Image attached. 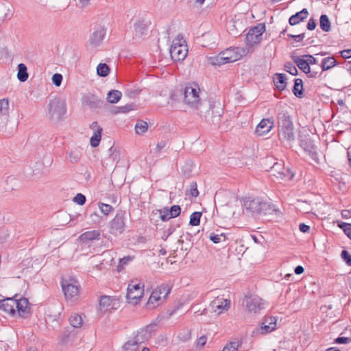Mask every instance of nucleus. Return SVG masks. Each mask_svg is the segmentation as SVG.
Segmentation results:
<instances>
[{
  "mask_svg": "<svg viewBox=\"0 0 351 351\" xmlns=\"http://www.w3.org/2000/svg\"><path fill=\"white\" fill-rule=\"evenodd\" d=\"M170 55L174 61L184 60L188 54V47L182 34H178L170 47Z\"/></svg>",
  "mask_w": 351,
  "mask_h": 351,
  "instance_id": "5",
  "label": "nucleus"
},
{
  "mask_svg": "<svg viewBox=\"0 0 351 351\" xmlns=\"http://www.w3.org/2000/svg\"><path fill=\"white\" fill-rule=\"evenodd\" d=\"M286 80L287 78L285 74H275V77H274V82L278 90H283L285 89L287 86Z\"/></svg>",
  "mask_w": 351,
  "mask_h": 351,
  "instance_id": "31",
  "label": "nucleus"
},
{
  "mask_svg": "<svg viewBox=\"0 0 351 351\" xmlns=\"http://www.w3.org/2000/svg\"><path fill=\"white\" fill-rule=\"evenodd\" d=\"M278 133L279 140L290 145L295 140L294 125L289 112L284 109L279 110L277 115Z\"/></svg>",
  "mask_w": 351,
  "mask_h": 351,
  "instance_id": "1",
  "label": "nucleus"
},
{
  "mask_svg": "<svg viewBox=\"0 0 351 351\" xmlns=\"http://www.w3.org/2000/svg\"><path fill=\"white\" fill-rule=\"evenodd\" d=\"M101 237L99 230H90L82 233L80 236V240L83 243H88L94 240H99Z\"/></svg>",
  "mask_w": 351,
  "mask_h": 351,
  "instance_id": "26",
  "label": "nucleus"
},
{
  "mask_svg": "<svg viewBox=\"0 0 351 351\" xmlns=\"http://www.w3.org/2000/svg\"><path fill=\"white\" fill-rule=\"evenodd\" d=\"M106 34V29L104 27L99 25L95 27L90 36L88 40L89 46L92 48L99 47L101 44Z\"/></svg>",
  "mask_w": 351,
  "mask_h": 351,
  "instance_id": "16",
  "label": "nucleus"
},
{
  "mask_svg": "<svg viewBox=\"0 0 351 351\" xmlns=\"http://www.w3.org/2000/svg\"><path fill=\"white\" fill-rule=\"evenodd\" d=\"M274 126V120L271 118L263 119L257 125L255 133L257 136H264L268 134Z\"/></svg>",
  "mask_w": 351,
  "mask_h": 351,
  "instance_id": "18",
  "label": "nucleus"
},
{
  "mask_svg": "<svg viewBox=\"0 0 351 351\" xmlns=\"http://www.w3.org/2000/svg\"><path fill=\"white\" fill-rule=\"evenodd\" d=\"M246 307L248 311L257 313L265 308V303L261 298L254 296L247 300Z\"/></svg>",
  "mask_w": 351,
  "mask_h": 351,
  "instance_id": "20",
  "label": "nucleus"
},
{
  "mask_svg": "<svg viewBox=\"0 0 351 351\" xmlns=\"http://www.w3.org/2000/svg\"><path fill=\"white\" fill-rule=\"evenodd\" d=\"M69 159L72 163H77L82 156V149L80 147L71 149L69 153Z\"/></svg>",
  "mask_w": 351,
  "mask_h": 351,
  "instance_id": "30",
  "label": "nucleus"
},
{
  "mask_svg": "<svg viewBox=\"0 0 351 351\" xmlns=\"http://www.w3.org/2000/svg\"><path fill=\"white\" fill-rule=\"evenodd\" d=\"M143 339L137 335L126 341L122 346V351H140Z\"/></svg>",
  "mask_w": 351,
  "mask_h": 351,
  "instance_id": "19",
  "label": "nucleus"
},
{
  "mask_svg": "<svg viewBox=\"0 0 351 351\" xmlns=\"http://www.w3.org/2000/svg\"><path fill=\"white\" fill-rule=\"evenodd\" d=\"M71 325L74 328H80L82 326L83 319L80 315L73 313L69 317Z\"/></svg>",
  "mask_w": 351,
  "mask_h": 351,
  "instance_id": "39",
  "label": "nucleus"
},
{
  "mask_svg": "<svg viewBox=\"0 0 351 351\" xmlns=\"http://www.w3.org/2000/svg\"><path fill=\"white\" fill-rule=\"evenodd\" d=\"M234 27V24H230L228 27V32L230 34L236 37L239 34V32Z\"/></svg>",
  "mask_w": 351,
  "mask_h": 351,
  "instance_id": "61",
  "label": "nucleus"
},
{
  "mask_svg": "<svg viewBox=\"0 0 351 351\" xmlns=\"http://www.w3.org/2000/svg\"><path fill=\"white\" fill-rule=\"evenodd\" d=\"M341 256L346 264L349 266H351V255L348 253V252L347 250H343L341 252Z\"/></svg>",
  "mask_w": 351,
  "mask_h": 351,
  "instance_id": "56",
  "label": "nucleus"
},
{
  "mask_svg": "<svg viewBox=\"0 0 351 351\" xmlns=\"http://www.w3.org/2000/svg\"><path fill=\"white\" fill-rule=\"evenodd\" d=\"M337 64V61L333 57H327L322 60L321 67L322 71H327Z\"/></svg>",
  "mask_w": 351,
  "mask_h": 351,
  "instance_id": "35",
  "label": "nucleus"
},
{
  "mask_svg": "<svg viewBox=\"0 0 351 351\" xmlns=\"http://www.w3.org/2000/svg\"><path fill=\"white\" fill-rule=\"evenodd\" d=\"M65 298L68 300L75 301L79 296V285L76 281L69 280L62 282Z\"/></svg>",
  "mask_w": 351,
  "mask_h": 351,
  "instance_id": "12",
  "label": "nucleus"
},
{
  "mask_svg": "<svg viewBox=\"0 0 351 351\" xmlns=\"http://www.w3.org/2000/svg\"><path fill=\"white\" fill-rule=\"evenodd\" d=\"M15 299L14 298H8L0 300V309L3 310L11 316L16 315Z\"/></svg>",
  "mask_w": 351,
  "mask_h": 351,
  "instance_id": "23",
  "label": "nucleus"
},
{
  "mask_svg": "<svg viewBox=\"0 0 351 351\" xmlns=\"http://www.w3.org/2000/svg\"><path fill=\"white\" fill-rule=\"evenodd\" d=\"M305 57L306 58V60L308 62V65L311 64H315L317 63V60L315 58H314L311 55H306Z\"/></svg>",
  "mask_w": 351,
  "mask_h": 351,
  "instance_id": "62",
  "label": "nucleus"
},
{
  "mask_svg": "<svg viewBox=\"0 0 351 351\" xmlns=\"http://www.w3.org/2000/svg\"><path fill=\"white\" fill-rule=\"evenodd\" d=\"M73 201L77 204L82 206L86 202V197L82 193H77L73 198Z\"/></svg>",
  "mask_w": 351,
  "mask_h": 351,
  "instance_id": "54",
  "label": "nucleus"
},
{
  "mask_svg": "<svg viewBox=\"0 0 351 351\" xmlns=\"http://www.w3.org/2000/svg\"><path fill=\"white\" fill-rule=\"evenodd\" d=\"M183 95L184 104L192 109L198 110L202 114L208 101L203 99L199 85L194 82L187 84L184 89Z\"/></svg>",
  "mask_w": 351,
  "mask_h": 351,
  "instance_id": "2",
  "label": "nucleus"
},
{
  "mask_svg": "<svg viewBox=\"0 0 351 351\" xmlns=\"http://www.w3.org/2000/svg\"><path fill=\"white\" fill-rule=\"evenodd\" d=\"M119 159H120L119 151L117 148H115L114 147H111L108 149V157L106 158H104L102 160V163H103V165L108 166L110 165L109 161H110L111 166H113V165H116L118 163Z\"/></svg>",
  "mask_w": 351,
  "mask_h": 351,
  "instance_id": "25",
  "label": "nucleus"
},
{
  "mask_svg": "<svg viewBox=\"0 0 351 351\" xmlns=\"http://www.w3.org/2000/svg\"><path fill=\"white\" fill-rule=\"evenodd\" d=\"M293 61L298 66V68L302 70L304 73L308 75L309 77H317L318 75L317 72L311 71L310 66L306 60L301 58L300 57H295L293 58Z\"/></svg>",
  "mask_w": 351,
  "mask_h": 351,
  "instance_id": "24",
  "label": "nucleus"
},
{
  "mask_svg": "<svg viewBox=\"0 0 351 351\" xmlns=\"http://www.w3.org/2000/svg\"><path fill=\"white\" fill-rule=\"evenodd\" d=\"M243 206L247 212L254 217L261 215H270L274 210V208L270 204L263 202L258 197L245 199Z\"/></svg>",
  "mask_w": 351,
  "mask_h": 351,
  "instance_id": "3",
  "label": "nucleus"
},
{
  "mask_svg": "<svg viewBox=\"0 0 351 351\" xmlns=\"http://www.w3.org/2000/svg\"><path fill=\"white\" fill-rule=\"evenodd\" d=\"M148 128L147 122L144 121H139L135 125V131L138 134H143Z\"/></svg>",
  "mask_w": 351,
  "mask_h": 351,
  "instance_id": "46",
  "label": "nucleus"
},
{
  "mask_svg": "<svg viewBox=\"0 0 351 351\" xmlns=\"http://www.w3.org/2000/svg\"><path fill=\"white\" fill-rule=\"evenodd\" d=\"M29 302L27 298H21L19 300L15 299L16 315L25 317L29 313Z\"/></svg>",
  "mask_w": 351,
  "mask_h": 351,
  "instance_id": "22",
  "label": "nucleus"
},
{
  "mask_svg": "<svg viewBox=\"0 0 351 351\" xmlns=\"http://www.w3.org/2000/svg\"><path fill=\"white\" fill-rule=\"evenodd\" d=\"M132 260V257H131L130 256H127L121 258L118 265L119 270L120 271L121 267H123L125 265H127Z\"/></svg>",
  "mask_w": 351,
  "mask_h": 351,
  "instance_id": "58",
  "label": "nucleus"
},
{
  "mask_svg": "<svg viewBox=\"0 0 351 351\" xmlns=\"http://www.w3.org/2000/svg\"><path fill=\"white\" fill-rule=\"evenodd\" d=\"M320 28L325 32H328L331 29L330 21L326 14H322L319 19Z\"/></svg>",
  "mask_w": 351,
  "mask_h": 351,
  "instance_id": "36",
  "label": "nucleus"
},
{
  "mask_svg": "<svg viewBox=\"0 0 351 351\" xmlns=\"http://www.w3.org/2000/svg\"><path fill=\"white\" fill-rule=\"evenodd\" d=\"M265 32V25L259 23L251 28L246 35L245 42L247 46L252 47L261 42L262 34Z\"/></svg>",
  "mask_w": 351,
  "mask_h": 351,
  "instance_id": "9",
  "label": "nucleus"
},
{
  "mask_svg": "<svg viewBox=\"0 0 351 351\" xmlns=\"http://www.w3.org/2000/svg\"><path fill=\"white\" fill-rule=\"evenodd\" d=\"M140 91L138 88H127L125 94L130 98H134L140 93Z\"/></svg>",
  "mask_w": 351,
  "mask_h": 351,
  "instance_id": "53",
  "label": "nucleus"
},
{
  "mask_svg": "<svg viewBox=\"0 0 351 351\" xmlns=\"http://www.w3.org/2000/svg\"><path fill=\"white\" fill-rule=\"evenodd\" d=\"M62 75L60 73H55L52 76V82L56 86H60L62 82Z\"/></svg>",
  "mask_w": 351,
  "mask_h": 351,
  "instance_id": "55",
  "label": "nucleus"
},
{
  "mask_svg": "<svg viewBox=\"0 0 351 351\" xmlns=\"http://www.w3.org/2000/svg\"><path fill=\"white\" fill-rule=\"evenodd\" d=\"M112 299L110 296H101L99 302V308L100 311L106 312L107 311L112 308Z\"/></svg>",
  "mask_w": 351,
  "mask_h": 351,
  "instance_id": "29",
  "label": "nucleus"
},
{
  "mask_svg": "<svg viewBox=\"0 0 351 351\" xmlns=\"http://www.w3.org/2000/svg\"><path fill=\"white\" fill-rule=\"evenodd\" d=\"M293 94L298 97H301L303 94V82L300 78H297L294 80V86L293 88Z\"/></svg>",
  "mask_w": 351,
  "mask_h": 351,
  "instance_id": "38",
  "label": "nucleus"
},
{
  "mask_svg": "<svg viewBox=\"0 0 351 351\" xmlns=\"http://www.w3.org/2000/svg\"><path fill=\"white\" fill-rule=\"evenodd\" d=\"M160 213V218L163 221H167L171 219L172 217H170L169 213L168 212V208H165L162 210H158Z\"/></svg>",
  "mask_w": 351,
  "mask_h": 351,
  "instance_id": "51",
  "label": "nucleus"
},
{
  "mask_svg": "<svg viewBox=\"0 0 351 351\" xmlns=\"http://www.w3.org/2000/svg\"><path fill=\"white\" fill-rule=\"evenodd\" d=\"M230 307V300L223 298L217 297L213 300L208 308H204L201 315H206L208 312L215 313L216 315H220L227 311Z\"/></svg>",
  "mask_w": 351,
  "mask_h": 351,
  "instance_id": "8",
  "label": "nucleus"
},
{
  "mask_svg": "<svg viewBox=\"0 0 351 351\" xmlns=\"http://www.w3.org/2000/svg\"><path fill=\"white\" fill-rule=\"evenodd\" d=\"M147 27L142 21H138L134 23V38H141L147 34Z\"/></svg>",
  "mask_w": 351,
  "mask_h": 351,
  "instance_id": "28",
  "label": "nucleus"
},
{
  "mask_svg": "<svg viewBox=\"0 0 351 351\" xmlns=\"http://www.w3.org/2000/svg\"><path fill=\"white\" fill-rule=\"evenodd\" d=\"M122 93L118 90H111L107 94L106 99L110 104H117L121 98Z\"/></svg>",
  "mask_w": 351,
  "mask_h": 351,
  "instance_id": "33",
  "label": "nucleus"
},
{
  "mask_svg": "<svg viewBox=\"0 0 351 351\" xmlns=\"http://www.w3.org/2000/svg\"><path fill=\"white\" fill-rule=\"evenodd\" d=\"M18 122L10 120L9 116H0V132L5 136L13 135L17 130Z\"/></svg>",
  "mask_w": 351,
  "mask_h": 351,
  "instance_id": "13",
  "label": "nucleus"
},
{
  "mask_svg": "<svg viewBox=\"0 0 351 351\" xmlns=\"http://www.w3.org/2000/svg\"><path fill=\"white\" fill-rule=\"evenodd\" d=\"M341 216L343 219H349L351 217V209L350 210H343L341 211Z\"/></svg>",
  "mask_w": 351,
  "mask_h": 351,
  "instance_id": "64",
  "label": "nucleus"
},
{
  "mask_svg": "<svg viewBox=\"0 0 351 351\" xmlns=\"http://www.w3.org/2000/svg\"><path fill=\"white\" fill-rule=\"evenodd\" d=\"M27 69L25 64L20 63L18 65L17 77L21 82H25L28 79Z\"/></svg>",
  "mask_w": 351,
  "mask_h": 351,
  "instance_id": "34",
  "label": "nucleus"
},
{
  "mask_svg": "<svg viewBox=\"0 0 351 351\" xmlns=\"http://www.w3.org/2000/svg\"><path fill=\"white\" fill-rule=\"evenodd\" d=\"M202 114L208 123L217 126L221 121L223 108L219 103L208 101L207 107H204Z\"/></svg>",
  "mask_w": 351,
  "mask_h": 351,
  "instance_id": "6",
  "label": "nucleus"
},
{
  "mask_svg": "<svg viewBox=\"0 0 351 351\" xmlns=\"http://www.w3.org/2000/svg\"><path fill=\"white\" fill-rule=\"evenodd\" d=\"M99 208L102 213L105 215H108L112 210V206L107 204L101 203L99 204Z\"/></svg>",
  "mask_w": 351,
  "mask_h": 351,
  "instance_id": "52",
  "label": "nucleus"
},
{
  "mask_svg": "<svg viewBox=\"0 0 351 351\" xmlns=\"http://www.w3.org/2000/svg\"><path fill=\"white\" fill-rule=\"evenodd\" d=\"M170 288L165 285L158 286L155 289L147 302L148 305H152V307H156L162 300L165 299L170 293Z\"/></svg>",
  "mask_w": 351,
  "mask_h": 351,
  "instance_id": "10",
  "label": "nucleus"
},
{
  "mask_svg": "<svg viewBox=\"0 0 351 351\" xmlns=\"http://www.w3.org/2000/svg\"><path fill=\"white\" fill-rule=\"evenodd\" d=\"M299 230H300V232H302L303 233H306V232H308V231L310 230V226L308 225H306L304 223H300V225H299Z\"/></svg>",
  "mask_w": 351,
  "mask_h": 351,
  "instance_id": "63",
  "label": "nucleus"
},
{
  "mask_svg": "<svg viewBox=\"0 0 351 351\" xmlns=\"http://www.w3.org/2000/svg\"><path fill=\"white\" fill-rule=\"evenodd\" d=\"M338 226L342 229L347 237L351 239V223L341 222L338 223Z\"/></svg>",
  "mask_w": 351,
  "mask_h": 351,
  "instance_id": "48",
  "label": "nucleus"
},
{
  "mask_svg": "<svg viewBox=\"0 0 351 351\" xmlns=\"http://www.w3.org/2000/svg\"><path fill=\"white\" fill-rule=\"evenodd\" d=\"M0 116H9V101L8 99H0Z\"/></svg>",
  "mask_w": 351,
  "mask_h": 351,
  "instance_id": "42",
  "label": "nucleus"
},
{
  "mask_svg": "<svg viewBox=\"0 0 351 351\" xmlns=\"http://www.w3.org/2000/svg\"><path fill=\"white\" fill-rule=\"evenodd\" d=\"M209 239L215 243H226L227 242V237L225 233H221V234H216L214 232H212L210 236Z\"/></svg>",
  "mask_w": 351,
  "mask_h": 351,
  "instance_id": "40",
  "label": "nucleus"
},
{
  "mask_svg": "<svg viewBox=\"0 0 351 351\" xmlns=\"http://www.w3.org/2000/svg\"><path fill=\"white\" fill-rule=\"evenodd\" d=\"M110 73V68L106 63H99L97 66V73L101 77H106Z\"/></svg>",
  "mask_w": 351,
  "mask_h": 351,
  "instance_id": "44",
  "label": "nucleus"
},
{
  "mask_svg": "<svg viewBox=\"0 0 351 351\" xmlns=\"http://www.w3.org/2000/svg\"><path fill=\"white\" fill-rule=\"evenodd\" d=\"M168 212L169 213L170 217L174 218L180 214L181 208L178 205H173L170 209H168Z\"/></svg>",
  "mask_w": 351,
  "mask_h": 351,
  "instance_id": "49",
  "label": "nucleus"
},
{
  "mask_svg": "<svg viewBox=\"0 0 351 351\" xmlns=\"http://www.w3.org/2000/svg\"><path fill=\"white\" fill-rule=\"evenodd\" d=\"M246 53V50L240 47H230L221 51L222 58L225 60L226 64L234 62Z\"/></svg>",
  "mask_w": 351,
  "mask_h": 351,
  "instance_id": "14",
  "label": "nucleus"
},
{
  "mask_svg": "<svg viewBox=\"0 0 351 351\" xmlns=\"http://www.w3.org/2000/svg\"><path fill=\"white\" fill-rule=\"evenodd\" d=\"M66 113V103L59 97H55L49 100L47 106L46 114L52 121H60L63 119Z\"/></svg>",
  "mask_w": 351,
  "mask_h": 351,
  "instance_id": "4",
  "label": "nucleus"
},
{
  "mask_svg": "<svg viewBox=\"0 0 351 351\" xmlns=\"http://www.w3.org/2000/svg\"><path fill=\"white\" fill-rule=\"evenodd\" d=\"M308 16V12L306 8L302 9L301 11L292 15L289 19V23L291 25H295L300 22L304 21Z\"/></svg>",
  "mask_w": 351,
  "mask_h": 351,
  "instance_id": "27",
  "label": "nucleus"
},
{
  "mask_svg": "<svg viewBox=\"0 0 351 351\" xmlns=\"http://www.w3.org/2000/svg\"><path fill=\"white\" fill-rule=\"evenodd\" d=\"M125 215L122 211L118 212L115 217L110 221V232L113 235H118L125 230Z\"/></svg>",
  "mask_w": 351,
  "mask_h": 351,
  "instance_id": "11",
  "label": "nucleus"
},
{
  "mask_svg": "<svg viewBox=\"0 0 351 351\" xmlns=\"http://www.w3.org/2000/svg\"><path fill=\"white\" fill-rule=\"evenodd\" d=\"M317 26V23H316V21L314 19H310L308 22V24H307V26H306V28L308 29V30H314L315 29Z\"/></svg>",
  "mask_w": 351,
  "mask_h": 351,
  "instance_id": "59",
  "label": "nucleus"
},
{
  "mask_svg": "<svg viewBox=\"0 0 351 351\" xmlns=\"http://www.w3.org/2000/svg\"><path fill=\"white\" fill-rule=\"evenodd\" d=\"M285 71L292 75H298V69L291 62H287L285 64Z\"/></svg>",
  "mask_w": 351,
  "mask_h": 351,
  "instance_id": "50",
  "label": "nucleus"
},
{
  "mask_svg": "<svg viewBox=\"0 0 351 351\" xmlns=\"http://www.w3.org/2000/svg\"><path fill=\"white\" fill-rule=\"evenodd\" d=\"M143 287L140 284L130 283L128 287L127 298L130 302L136 304L143 295Z\"/></svg>",
  "mask_w": 351,
  "mask_h": 351,
  "instance_id": "17",
  "label": "nucleus"
},
{
  "mask_svg": "<svg viewBox=\"0 0 351 351\" xmlns=\"http://www.w3.org/2000/svg\"><path fill=\"white\" fill-rule=\"evenodd\" d=\"M276 322L277 319L275 317H265L257 332L265 335L274 331L276 328Z\"/></svg>",
  "mask_w": 351,
  "mask_h": 351,
  "instance_id": "21",
  "label": "nucleus"
},
{
  "mask_svg": "<svg viewBox=\"0 0 351 351\" xmlns=\"http://www.w3.org/2000/svg\"><path fill=\"white\" fill-rule=\"evenodd\" d=\"M208 62L212 65H218L226 64L225 60L222 58L221 52L217 55L208 57Z\"/></svg>",
  "mask_w": 351,
  "mask_h": 351,
  "instance_id": "41",
  "label": "nucleus"
},
{
  "mask_svg": "<svg viewBox=\"0 0 351 351\" xmlns=\"http://www.w3.org/2000/svg\"><path fill=\"white\" fill-rule=\"evenodd\" d=\"M202 217V213L200 212H194L190 216L189 224L191 226H195L199 224L200 218Z\"/></svg>",
  "mask_w": 351,
  "mask_h": 351,
  "instance_id": "47",
  "label": "nucleus"
},
{
  "mask_svg": "<svg viewBox=\"0 0 351 351\" xmlns=\"http://www.w3.org/2000/svg\"><path fill=\"white\" fill-rule=\"evenodd\" d=\"M102 128H98L90 139V145L93 147H97L101 141Z\"/></svg>",
  "mask_w": 351,
  "mask_h": 351,
  "instance_id": "37",
  "label": "nucleus"
},
{
  "mask_svg": "<svg viewBox=\"0 0 351 351\" xmlns=\"http://www.w3.org/2000/svg\"><path fill=\"white\" fill-rule=\"evenodd\" d=\"M190 194L194 197H196L199 195V191L197 190V184L195 182H193L191 183L190 185Z\"/></svg>",
  "mask_w": 351,
  "mask_h": 351,
  "instance_id": "57",
  "label": "nucleus"
},
{
  "mask_svg": "<svg viewBox=\"0 0 351 351\" xmlns=\"http://www.w3.org/2000/svg\"><path fill=\"white\" fill-rule=\"evenodd\" d=\"M241 344V341H230L223 347L222 351H237Z\"/></svg>",
  "mask_w": 351,
  "mask_h": 351,
  "instance_id": "45",
  "label": "nucleus"
},
{
  "mask_svg": "<svg viewBox=\"0 0 351 351\" xmlns=\"http://www.w3.org/2000/svg\"><path fill=\"white\" fill-rule=\"evenodd\" d=\"M300 147L308 154V156L315 162H318L319 157L317 152V147L313 144L309 136H301L300 138Z\"/></svg>",
  "mask_w": 351,
  "mask_h": 351,
  "instance_id": "15",
  "label": "nucleus"
},
{
  "mask_svg": "<svg viewBox=\"0 0 351 351\" xmlns=\"http://www.w3.org/2000/svg\"><path fill=\"white\" fill-rule=\"evenodd\" d=\"M86 104L91 108H100L104 101L94 95L88 96L86 99Z\"/></svg>",
  "mask_w": 351,
  "mask_h": 351,
  "instance_id": "32",
  "label": "nucleus"
},
{
  "mask_svg": "<svg viewBox=\"0 0 351 351\" xmlns=\"http://www.w3.org/2000/svg\"><path fill=\"white\" fill-rule=\"evenodd\" d=\"M335 342L337 343H349L351 342V338L339 337L335 339Z\"/></svg>",
  "mask_w": 351,
  "mask_h": 351,
  "instance_id": "60",
  "label": "nucleus"
},
{
  "mask_svg": "<svg viewBox=\"0 0 351 351\" xmlns=\"http://www.w3.org/2000/svg\"><path fill=\"white\" fill-rule=\"evenodd\" d=\"M135 109V105L132 104H126L122 106H117L114 108L113 113H126Z\"/></svg>",
  "mask_w": 351,
  "mask_h": 351,
  "instance_id": "43",
  "label": "nucleus"
},
{
  "mask_svg": "<svg viewBox=\"0 0 351 351\" xmlns=\"http://www.w3.org/2000/svg\"><path fill=\"white\" fill-rule=\"evenodd\" d=\"M270 176L277 180H290L294 176V173L289 167H285L282 161L276 162L269 170Z\"/></svg>",
  "mask_w": 351,
  "mask_h": 351,
  "instance_id": "7",
  "label": "nucleus"
}]
</instances>
